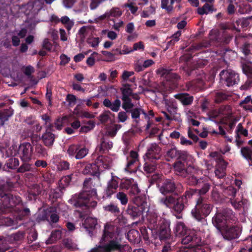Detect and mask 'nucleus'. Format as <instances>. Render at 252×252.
<instances>
[{
    "mask_svg": "<svg viewBox=\"0 0 252 252\" xmlns=\"http://www.w3.org/2000/svg\"><path fill=\"white\" fill-rule=\"evenodd\" d=\"M139 232L135 230H130L127 233V238L129 241L133 243H138L139 241Z\"/></svg>",
    "mask_w": 252,
    "mask_h": 252,
    "instance_id": "3c124183",
    "label": "nucleus"
},
{
    "mask_svg": "<svg viewBox=\"0 0 252 252\" xmlns=\"http://www.w3.org/2000/svg\"><path fill=\"white\" fill-rule=\"evenodd\" d=\"M34 147V154L38 158H44L48 155L47 149L41 144L36 143Z\"/></svg>",
    "mask_w": 252,
    "mask_h": 252,
    "instance_id": "49530a36",
    "label": "nucleus"
},
{
    "mask_svg": "<svg viewBox=\"0 0 252 252\" xmlns=\"http://www.w3.org/2000/svg\"><path fill=\"white\" fill-rule=\"evenodd\" d=\"M227 163L224 161L220 168H217L215 171L216 176L220 179L224 178L226 175L225 170Z\"/></svg>",
    "mask_w": 252,
    "mask_h": 252,
    "instance_id": "864d4df0",
    "label": "nucleus"
},
{
    "mask_svg": "<svg viewBox=\"0 0 252 252\" xmlns=\"http://www.w3.org/2000/svg\"><path fill=\"white\" fill-rule=\"evenodd\" d=\"M119 228L114 225L106 223L104 226L103 235L100 240L102 245L92 249L88 252H115L120 248V243L117 237Z\"/></svg>",
    "mask_w": 252,
    "mask_h": 252,
    "instance_id": "f03ea898",
    "label": "nucleus"
},
{
    "mask_svg": "<svg viewBox=\"0 0 252 252\" xmlns=\"http://www.w3.org/2000/svg\"><path fill=\"white\" fill-rule=\"evenodd\" d=\"M96 166L98 167V170L100 167L104 169H109L111 167V159L107 156H99L95 161Z\"/></svg>",
    "mask_w": 252,
    "mask_h": 252,
    "instance_id": "cd10ccee",
    "label": "nucleus"
},
{
    "mask_svg": "<svg viewBox=\"0 0 252 252\" xmlns=\"http://www.w3.org/2000/svg\"><path fill=\"white\" fill-rule=\"evenodd\" d=\"M41 193L40 187L37 185H33L28 190V198L29 200H35L37 196Z\"/></svg>",
    "mask_w": 252,
    "mask_h": 252,
    "instance_id": "72a5a7b5",
    "label": "nucleus"
},
{
    "mask_svg": "<svg viewBox=\"0 0 252 252\" xmlns=\"http://www.w3.org/2000/svg\"><path fill=\"white\" fill-rule=\"evenodd\" d=\"M116 198L120 201L123 205H126L128 202L127 195L123 191H120L116 194Z\"/></svg>",
    "mask_w": 252,
    "mask_h": 252,
    "instance_id": "13d9d810",
    "label": "nucleus"
},
{
    "mask_svg": "<svg viewBox=\"0 0 252 252\" xmlns=\"http://www.w3.org/2000/svg\"><path fill=\"white\" fill-rule=\"evenodd\" d=\"M60 22L64 25L65 28L69 32L73 27L74 23L72 20H70L67 16H63L60 20Z\"/></svg>",
    "mask_w": 252,
    "mask_h": 252,
    "instance_id": "8fccbe9b",
    "label": "nucleus"
},
{
    "mask_svg": "<svg viewBox=\"0 0 252 252\" xmlns=\"http://www.w3.org/2000/svg\"><path fill=\"white\" fill-rule=\"evenodd\" d=\"M120 189L127 190L129 196L134 197L139 196L138 195L141 191L136 182L132 179L122 181L120 184Z\"/></svg>",
    "mask_w": 252,
    "mask_h": 252,
    "instance_id": "2eb2a0df",
    "label": "nucleus"
},
{
    "mask_svg": "<svg viewBox=\"0 0 252 252\" xmlns=\"http://www.w3.org/2000/svg\"><path fill=\"white\" fill-rule=\"evenodd\" d=\"M202 85V81L200 80H193L187 84V87L189 90L193 91L200 89Z\"/></svg>",
    "mask_w": 252,
    "mask_h": 252,
    "instance_id": "603ef678",
    "label": "nucleus"
},
{
    "mask_svg": "<svg viewBox=\"0 0 252 252\" xmlns=\"http://www.w3.org/2000/svg\"><path fill=\"white\" fill-rule=\"evenodd\" d=\"M31 160L22 161V163L17 169L18 173H24L26 172H34L35 168L32 164L30 163Z\"/></svg>",
    "mask_w": 252,
    "mask_h": 252,
    "instance_id": "c9c22d12",
    "label": "nucleus"
},
{
    "mask_svg": "<svg viewBox=\"0 0 252 252\" xmlns=\"http://www.w3.org/2000/svg\"><path fill=\"white\" fill-rule=\"evenodd\" d=\"M162 219H165L162 218L155 212H148L147 215V220L149 228L151 230L158 228V223H159V221Z\"/></svg>",
    "mask_w": 252,
    "mask_h": 252,
    "instance_id": "4be33fe9",
    "label": "nucleus"
},
{
    "mask_svg": "<svg viewBox=\"0 0 252 252\" xmlns=\"http://www.w3.org/2000/svg\"><path fill=\"white\" fill-rule=\"evenodd\" d=\"M113 147V143L108 139L102 138L101 143L98 147L99 151L100 153H104L106 151H108Z\"/></svg>",
    "mask_w": 252,
    "mask_h": 252,
    "instance_id": "79ce46f5",
    "label": "nucleus"
},
{
    "mask_svg": "<svg viewBox=\"0 0 252 252\" xmlns=\"http://www.w3.org/2000/svg\"><path fill=\"white\" fill-rule=\"evenodd\" d=\"M237 220L233 211L229 208H225L217 212L212 218L213 225L220 231L230 223Z\"/></svg>",
    "mask_w": 252,
    "mask_h": 252,
    "instance_id": "20e7f679",
    "label": "nucleus"
},
{
    "mask_svg": "<svg viewBox=\"0 0 252 252\" xmlns=\"http://www.w3.org/2000/svg\"><path fill=\"white\" fill-rule=\"evenodd\" d=\"M243 72L247 75H252V65L246 63L242 65Z\"/></svg>",
    "mask_w": 252,
    "mask_h": 252,
    "instance_id": "774afa93",
    "label": "nucleus"
},
{
    "mask_svg": "<svg viewBox=\"0 0 252 252\" xmlns=\"http://www.w3.org/2000/svg\"><path fill=\"white\" fill-rule=\"evenodd\" d=\"M64 191L65 187H64V185H63L62 183H59L58 187L53 190H51L49 195L50 197L53 199H55V201H56L62 197ZM53 201H54V200H53Z\"/></svg>",
    "mask_w": 252,
    "mask_h": 252,
    "instance_id": "473e14b6",
    "label": "nucleus"
},
{
    "mask_svg": "<svg viewBox=\"0 0 252 252\" xmlns=\"http://www.w3.org/2000/svg\"><path fill=\"white\" fill-rule=\"evenodd\" d=\"M174 96L185 106L190 105L193 101V97L188 93H179L175 94Z\"/></svg>",
    "mask_w": 252,
    "mask_h": 252,
    "instance_id": "2f4dec72",
    "label": "nucleus"
},
{
    "mask_svg": "<svg viewBox=\"0 0 252 252\" xmlns=\"http://www.w3.org/2000/svg\"><path fill=\"white\" fill-rule=\"evenodd\" d=\"M86 197L83 198H71L69 202L76 208H80V210H78L80 213V217L83 216L87 215L90 213L91 208H94L97 205V202L95 201H91L90 199L95 195H87Z\"/></svg>",
    "mask_w": 252,
    "mask_h": 252,
    "instance_id": "1a4fd4ad",
    "label": "nucleus"
},
{
    "mask_svg": "<svg viewBox=\"0 0 252 252\" xmlns=\"http://www.w3.org/2000/svg\"><path fill=\"white\" fill-rule=\"evenodd\" d=\"M6 165L9 169H14L19 165V161L17 158H10L7 161Z\"/></svg>",
    "mask_w": 252,
    "mask_h": 252,
    "instance_id": "6e6d98bb",
    "label": "nucleus"
},
{
    "mask_svg": "<svg viewBox=\"0 0 252 252\" xmlns=\"http://www.w3.org/2000/svg\"><path fill=\"white\" fill-rule=\"evenodd\" d=\"M161 148L156 143L151 144L145 154L147 159L156 161L161 156Z\"/></svg>",
    "mask_w": 252,
    "mask_h": 252,
    "instance_id": "412c9836",
    "label": "nucleus"
},
{
    "mask_svg": "<svg viewBox=\"0 0 252 252\" xmlns=\"http://www.w3.org/2000/svg\"><path fill=\"white\" fill-rule=\"evenodd\" d=\"M214 11H216V9H214L213 3H205L202 7L197 8V13L200 15L208 14Z\"/></svg>",
    "mask_w": 252,
    "mask_h": 252,
    "instance_id": "c03bdc74",
    "label": "nucleus"
},
{
    "mask_svg": "<svg viewBox=\"0 0 252 252\" xmlns=\"http://www.w3.org/2000/svg\"><path fill=\"white\" fill-rule=\"evenodd\" d=\"M174 232L177 237H182L187 234V228L182 222H178L174 228Z\"/></svg>",
    "mask_w": 252,
    "mask_h": 252,
    "instance_id": "e433bc0d",
    "label": "nucleus"
},
{
    "mask_svg": "<svg viewBox=\"0 0 252 252\" xmlns=\"http://www.w3.org/2000/svg\"><path fill=\"white\" fill-rule=\"evenodd\" d=\"M176 0H161L160 7L164 9L168 14L171 13L174 10L173 4Z\"/></svg>",
    "mask_w": 252,
    "mask_h": 252,
    "instance_id": "a19ab883",
    "label": "nucleus"
},
{
    "mask_svg": "<svg viewBox=\"0 0 252 252\" xmlns=\"http://www.w3.org/2000/svg\"><path fill=\"white\" fill-rule=\"evenodd\" d=\"M235 42L237 47L240 48L241 51L246 57L252 54V45L247 41L244 37L241 36H236Z\"/></svg>",
    "mask_w": 252,
    "mask_h": 252,
    "instance_id": "6ab92c4d",
    "label": "nucleus"
},
{
    "mask_svg": "<svg viewBox=\"0 0 252 252\" xmlns=\"http://www.w3.org/2000/svg\"><path fill=\"white\" fill-rule=\"evenodd\" d=\"M131 85L129 84H125L123 85V87L120 88L122 93V100L131 98L130 96L132 94V90L130 88Z\"/></svg>",
    "mask_w": 252,
    "mask_h": 252,
    "instance_id": "58836bf2",
    "label": "nucleus"
},
{
    "mask_svg": "<svg viewBox=\"0 0 252 252\" xmlns=\"http://www.w3.org/2000/svg\"><path fill=\"white\" fill-rule=\"evenodd\" d=\"M87 42L88 44L90 45L92 47H96L98 46L100 42L99 37H89L87 39Z\"/></svg>",
    "mask_w": 252,
    "mask_h": 252,
    "instance_id": "680f3d73",
    "label": "nucleus"
},
{
    "mask_svg": "<svg viewBox=\"0 0 252 252\" xmlns=\"http://www.w3.org/2000/svg\"><path fill=\"white\" fill-rule=\"evenodd\" d=\"M211 185L207 178L200 177L196 188H187L183 194L176 198L173 195L159 199L162 205L171 210L177 219L182 218L183 211L191 202L193 196L196 193V198H206V195L210 189Z\"/></svg>",
    "mask_w": 252,
    "mask_h": 252,
    "instance_id": "f257e3e1",
    "label": "nucleus"
},
{
    "mask_svg": "<svg viewBox=\"0 0 252 252\" xmlns=\"http://www.w3.org/2000/svg\"><path fill=\"white\" fill-rule=\"evenodd\" d=\"M62 237V233L60 230H56L51 233L50 241L51 243H54L60 239Z\"/></svg>",
    "mask_w": 252,
    "mask_h": 252,
    "instance_id": "bf43d9fd",
    "label": "nucleus"
},
{
    "mask_svg": "<svg viewBox=\"0 0 252 252\" xmlns=\"http://www.w3.org/2000/svg\"><path fill=\"white\" fill-rule=\"evenodd\" d=\"M80 166L83 167L85 166L84 168L82 170V173L84 175L91 174L93 177H96V181L99 180L100 172L98 170V167L96 166V163L90 164L85 163H80Z\"/></svg>",
    "mask_w": 252,
    "mask_h": 252,
    "instance_id": "b1692460",
    "label": "nucleus"
},
{
    "mask_svg": "<svg viewBox=\"0 0 252 252\" xmlns=\"http://www.w3.org/2000/svg\"><path fill=\"white\" fill-rule=\"evenodd\" d=\"M201 243V238L193 232H189L182 239L184 245L189 244L191 248L182 247L178 250L176 245L169 241H165L162 246L161 252H210L208 249L197 247Z\"/></svg>",
    "mask_w": 252,
    "mask_h": 252,
    "instance_id": "7ed1b4c3",
    "label": "nucleus"
},
{
    "mask_svg": "<svg viewBox=\"0 0 252 252\" xmlns=\"http://www.w3.org/2000/svg\"><path fill=\"white\" fill-rule=\"evenodd\" d=\"M177 159L178 160L174 163L176 174L180 176H186L187 171L185 170L189 166H193V158L187 151H180Z\"/></svg>",
    "mask_w": 252,
    "mask_h": 252,
    "instance_id": "6e6552de",
    "label": "nucleus"
},
{
    "mask_svg": "<svg viewBox=\"0 0 252 252\" xmlns=\"http://www.w3.org/2000/svg\"><path fill=\"white\" fill-rule=\"evenodd\" d=\"M57 137V135L52 132H45L41 136V140L46 147L51 148Z\"/></svg>",
    "mask_w": 252,
    "mask_h": 252,
    "instance_id": "bb28decb",
    "label": "nucleus"
},
{
    "mask_svg": "<svg viewBox=\"0 0 252 252\" xmlns=\"http://www.w3.org/2000/svg\"><path fill=\"white\" fill-rule=\"evenodd\" d=\"M96 181V177H93V178H86L83 183V190L79 194H75L73 195L71 198H84L88 196L87 195H96V189L94 187L95 184L94 181Z\"/></svg>",
    "mask_w": 252,
    "mask_h": 252,
    "instance_id": "f8f14e48",
    "label": "nucleus"
},
{
    "mask_svg": "<svg viewBox=\"0 0 252 252\" xmlns=\"http://www.w3.org/2000/svg\"><path fill=\"white\" fill-rule=\"evenodd\" d=\"M122 107L126 111L129 112L134 107V104L132 102L131 98L122 100Z\"/></svg>",
    "mask_w": 252,
    "mask_h": 252,
    "instance_id": "5fc2aeb1",
    "label": "nucleus"
},
{
    "mask_svg": "<svg viewBox=\"0 0 252 252\" xmlns=\"http://www.w3.org/2000/svg\"><path fill=\"white\" fill-rule=\"evenodd\" d=\"M133 204H129L126 210V214L130 218L135 220L139 218L145 212H148L147 203L140 196L134 197Z\"/></svg>",
    "mask_w": 252,
    "mask_h": 252,
    "instance_id": "423d86ee",
    "label": "nucleus"
},
{
    "mask_svg": "<svg viewBox=\"0 0 252 252\" xmlns=\"http://www.w3.org/2000/svg\"><path fill=\"white\" fill-rule=\"evenodd\" d=\"M223 238L227 240L237 239L240 234V227L237 225H231L230 224L220 231Z\"/></svg>",
    "mask_w": 252,
    "mask_h": 252,
    "instance_id": "a211bd4d",
    "label": "nucleus"
},
{
    "mask_svg": "<svg viewBox=\"0 0 252 252\" xmlns=\"http://www.w3.org/2000/svg\"><path fill=\"white\" fill-rule=\"evenodd\" d=\"M242 156L248 161L250 166L252 165V150L249 147H244L241 149Z\"/></svg>",
    "mask_w": 252,
    "mask_h": 252,
    "instance_id": "de8ad7c7",
    "label": "nucleus"
},
{
    "mask_svg": "<svg viewBox=\"0 0 252 252\" xmlns=\"http://www.w3.org/2000/svg\"><path fill=\"white\" fill-rule=\"evenodd\" d=\"M0 210L2 212L19 204L21 202V198L16 195H13L9 192H5L2 191L0 192Z\"/></svg>",
    "mask_w": 252,
    "mask_h": 252,
    "instance_id": "9d476101",
    "label": "nucleus"
},
{
    "mask_svg": "<svg viewBox=\"0 0 252 252\" xmlns=\"http://www.w3.org/2000/svg\"><path fill=\"white\" fill-rule=\"evenodd\" d=\"M246 75L250 77L247 79L245 84L241 86L240 88L243 90H246L252 88V75Z\"/></svg>",
    "mask_w": 252,
    "mask_h": 252,
    "instance_id": "338daca9",
    "label": "nucleus"
},
{
    "mask_svg": "<svg viewBox=\"0 0 252 252\" xmlns=\"http://www.w3.org/2000/svg\"><path fill=\"white\" fill-rule=\"evenodd\" d=\"M69 163L64 160H61L58 164V169L59 171H64L69 169Z\"/></svg>",
    "mask_w": 252,
    "mask_h": 252,
    "instance_id": "052dcab7",
    "label": "nucleus"
},
{
    "mask_svg": "<svg viewBox=\"0 0 252 252\" xmlns=\"http://www.w3.org/2000/svg\"><path fill=\"white\" fill-rule=\"evenodd\" d=\"M88 151L89 150L85 146L79 144H72L68 147L67 153L69 157L80 159L87 155Z\"/></svg>",
    "mask_w": 252,
    "mask_h": 252,
    "instance_id": "dca6fc26",
    "label": "nucleus"
},
{
    "mask_svg": "<svg viewBox=\"0 0 252 252\" xmlns=\"http://www.w3.org/2000/svg\"><path fill=\"white\" fill-rule=\"evenodd\" d=\"M157 168V163L156 161L148 159H145L143 170L146 174H148L154 172Z\"/></svg>",
    "mask_w": 252,
    "mask_h": 252,
    "instance_id": "f704fd0d",
    "label": "nucleus"
},
{
    "mask_svg": "<svg viewBox=\"0 0 252 252\" xmlns=\"http://www.w3.org/2000/svg\"><path fill=\"white\" fill-rule=\"evenodd\" d=\"M220 76L221 83L227 87H232L240 81L239 74L231 70H222L220 73Z\"/></svg>",
    "mask_w": 252,
    "mask_h": 252,
    "instance_id": "ddd939ff",
    "label": "nucleus"
},
{
    "mask_svg": "<svg viewBox=\"0 0 252 252\" xmlns=\"http://www.w3.org/2000/svg\"><path fill=\"white\" fill-rule=\"evenodd\" d=\"M103 104L112 111L117 112L120 109L121 102L119 99H116L112 102L109 98H105L103 101Z\"/></svg>",
    "mask_w": 252,
    "mask_h": 252,
    "instance_id": "7c9ffc66",
    "label": "nucleus"
},
{
    "mask_svg": "<svg viewBox=\"0 0 252 252\" xmlns=\"http://www.w3.org/2000/svg\"><path fill=\"white\" fill-rule=\"evenodd\" d=\"M239 22L241 23V27L242 28H247L252 23V16L247 18L239 19Z\"/></svg>",
    "mask_w": 252,
    "mask_h": 252,
    "instance_id": "e2e57ef3",
    "label": "nucleus"
},
{
    "mask_svg": "<svg viewBox=\"0 0 252 252\" xmlns=\"http://www.w3.org/2000/svg\"><path fill=\"white\" fill-rule=\"evenodd\" d=\"M119 182L117 180L115 179L113 177L110 181H109L107 184V187L106 189L105 194L107 197H111L112 195L115 193L118 187Z\"/></svg>",
    "mask_w": 252,
    "mask_h": 252,
    "instance_id": "c756f323",
    "label": "nucleus"
},
{
    "mask_svg": "<svg viewBox=\"0 0 252 252\" xmlns=\"http://www.w3.org/2000/svg\"><path fill=\"white\" fill-rule=\"evenodd\" d=\"M43 2L41 0H30L25 7V14L27 15L26 22L30 27L35 26L39 21L36 16L42 8Z\"/></svg>",
    "mask_w": 252,
    "mask_h": 252,
    "instance_id": "0eeeda50",
    "label": "nucleus"
},
{
    "mask_svg": "<svg viewBox=\"0 0 252 252\" xmlns=\"http://www.w3.org/2000/svg\"><path fill=\"white\" fill-rule=\"evenodd\" d=\"M172 71V69H171L160 68L157 70V73L164 77L167 81L174 82L178 80L180 78V76Z\"/></svg>",
    "mask_w": 252,
    "mask_h": 252,
    "instance_id": "393cba45",
    "label": "nucleus"
},
{
    "mask_svg": "<svg viewBox=\"0 0 252 252\" xmlns=\"http://www.w3.org/2000/svg\"><path fill=\"white\" fill-rule=\"evenodd\" d=\"M158 224L157 235L161 242L169 241L171 237L170 221L167 219H162Z\"/></svg>",
    "mask_w": 252,
    "mask_h": 252,
    "instance_id": "4468645a",
    "label": "nucleus"
},
{
    "mask_svg": "<svg viewBox=\"0 0 252 252\" xmlns=\"http://www.w3.org/2000/svg\"><path fill=\"white\" fill-rule=\"evenodd\" d=\"M103 208L105 212L117 217L119 222L122 221L124 224L126 223V219L122 215L120 214V210L117 204L111 202L109 204L103 206Z\"/></svg>",
    "mask_w": 252,
    "mask_h": 252,
    "instance_id": "aec40b11",
    "label": "nucleus"
},
{
    "mask_svg": "<svg viewBox=\"0 0 252 252\" xmlns=\"http://www.w3.org/2000/svg\"><path fill=\"white\" fill-rule=\"evenodd\" d=\"M25 235V232L24 231H18L9 235L8 236V240L11 243H16L21 241L24 239Z\"/></svg>",
    "mask_w": 252,
    "mask_h": 252,
    "instance_id": "37998d69",
    "label": "nucleus"
},
{
    "mask_svg": "<svg viewBox=\"0 0 252 252\" xmlns=\"http://www.w3.org/2000/svg\"><path fill=\"white\" fill-rule=\"evenodd\" d=\"M180 187L183 188L181 184H176L173 179H166L163 181L159 187V191L165 197L168 196V195H167L169 194H178L179 193H181L183 191L182 189H180ZM162 197L158 198V202L160 204H161L159 202V199Z\"/></svg>",
    "mask_w": 252,
    "mask_h": 252,
    "instance_id": "9b49d317",
    "label": "nucleus"
},
{
    "mask_svg": "<svg viewBox=\"0 0 252 252\" xmlns=\"http://www.w3.org/2000/svg\"><path fill=\"white\" fill-rule=\"evenodd\" d=\"M13 114V110L11 109H4L0 111V120L1 124L3 125L4 123L7 121L9 117Z\"/></svg>",
    "mask_w": 252,
    "mask_h": 252,
    "instance_id": "09e8293b",
    "label": "nucleus"
},
{
    "mask_svg": "<svg viewBox=\"0 0 252 252\" xmlns=\"http://www.w3.org/2000/svg\"><path fill=\"white\" fill-rule=\"evenodd\" d=\"M129 113H131L132 119L136 123H138L139 121V117L141 114H143L145 118L148 117V115L144 110L139 107L133 108Z\"/></svg>",
    "mask_w": 252,
    "mask_h": 252,
    "instance_id": "ea45409f",
    "label": "nucleus"
},
{
    "mask_svg": "<svg viewBox=\"0 0 252 252\" xmlns=\"http://www.w3.org/2000/svg\"><path fill=\"white\" fill-rule=\"evenodd\" d=\"M127 113H129V112L126 111H122L119 112L118 114V122L121 123L125 122L128 118Z\"/></svg>",
    "mask_w": 252,
    "mask_h": 252,
    "instance_id": "69168bd1",
    "label": "nucleus"
},
{
    "mask_svg": "<svg viewBox=\"0 0 252 252\" xmlns=\"http://www.w3.org/2000/svg\"><path fill=\"white\" fill-rule=\"evenodd\" d=\"M195 205L191 211L192 217L198 221H206V218L212 210V205L208 203L206 198H196Z\"/></svg>",
    "mask_w": 252,
    "mask_h": 252,
    "instance_id": "39448f33",
    "label": "nucleus"
},
{
    "mask_svg": "<svg viewBox=\"0 0 252 252\" xmlns=\"http://www.w3.org/2000/svg\"><path fill=\"white\" fill-rule=\"evenodd\" d=\"M97 225V220L92 217L87 218L83 223V227L88 231L90 236L93 234V231Z\"/></svg>",
    "mask_w": 252,
    "mask_h": 252,
    "instance_id": "c85d7f7f",
    "label": "nucleus"
},
{
    "mask_svg": "<svg viewBox=\"0 0 252 252\" xmlns=\"http://www.w3.org/2000/svg\"><path fill=\"white\" fill-rule=\"evenodd\" d=\"M62 243L65 248L70 251H74L78 249L75 241L71 238H66L63 239Z\"/></svg>",
    "mask_w": 252,
    "mask_h": 252,
    "instance_id": "a18cd8bd",
    "label": "nucleus"
},
{
    "mask_svg": "<svg viewBox=\"0 0 252 252\" xmlns=\"http://www.w3.org/2000/svg\"><path fill=\"white\" fill-rule=\"evenodd\" d=\"M165 106L168 113L175 116L177 114L178 107L175 100H165Z\"/></svg>",
    "mask_w": 252,
    "mask_h": 252,
    "instance_id": "4c0bfd02",
    "label": "nucleus"
},
{
    "mask_svg": "<svg viewBox=\"0 0 252 252\" xmlns=\"http://www.w3.org/2000/svg\"><path fill=\"white\" fill-rule=\"evenodd\" d=\"M138 163V154L134 151L130 152L129 157L127 158V164L125 170L129 172H133L136 171V168Z\"/></svg>",
    "mask_w": 252,
    "mask_h": 252,
    "instance_id": "5701e85b",
    "label": "nucleus"
},
{
    "mask_svg": "<svg viewBox=\"0 0 252 252\" xmlns=\"http://www.w3.org/2000/svg\"><path fill=\"white\" fill-rule=\"evenodd\" d=\"M107 12H108L109 18L110 17H119L122 14V11L120 8L117 7H114L110 10H108Z\"/></svg>",
    "mask_w": 252,
    "mask_h": 252,
    "instance_id": "4d7b16f0",
    "label": "nucleus"
},
{
    "mask_svg": "<svg viewBox=\"0 0 252 252\" xmlns=\"http://www.w3.org/2000/svg\"><path fill=\"white\" fill-rule=\"evenodd\" d=\"M194 170L193 166L188 167L186 170L187 173L186 176H181L182 177L186 178V182L188 185L191 187H196L200 180V178H197L195 176L192 175V170Z\"/></svg>",
    "mask_w": 252,
    "mask_h": 252,
    "instance_id": "a878e982",
    "label": "nucleus"
},
{
    "mask_svg": "<svg viewBox=\"0 0 252 252\" xmlns=\"http://www.w3.org/2000/svg\"><path fill=\"white\" fill-rule=\"evenodd\" d=\"M33 147L29 142L21 144L18 148V155L21 161L31 160Z\"/></svg>",
    "mask_w": 252,
    "mask_h": 252,
    "instance_id": "f3484780",
    "label": "nucleus"
},
{
    "mask_svg": "<svg viewBox=\"0 0 252 252\" xmlns=\"http://www.w3.org/2000/svg\"><path fill=\"white\" fill-rule=\"evenodd\" d=\"M228 98V95L221 92H219L216 93V102L217 103L221 102V101L227 99Z\"/></svg>",
    "mask_w": 252,
    "mask_h": 252,
    "instance_id": "0e129e2a",
    "label": "nucleus"
}]
</instances>
